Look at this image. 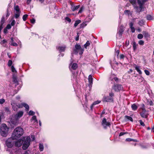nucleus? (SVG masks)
I'll return each instance as SVG.
<instances>
[{
    "label": "nucleus",
    "mask_w": 154,
    "mask_h": 154,
    "mask_svg": "<svg viewBox=\"0 0 154 154\" xmlns=\"http://www.w3.org/2000/svg\"><path fill=\"white\" fill-rule=\"evenodd\" d=\"M147 0H130V3L133 5L137 12H139L142 11L143 5Z\"/></svg>",
    "instance_id": "obj_1"
},
{
    "label": "nucleus",
    "mask_w": 154,
    "mask_h": 154,
    "mask_svg": "<svg viewBox=\"0 0 154 154\" xmlns=\"http://www.w3.org/2000/svg\"><path fill=\"white\" fill-rule=\"evenodd\" d=\"M9 128L6 124H2L0 126V133L2 136L3 137H6L8 134Z\"/></svg>",
    "instance_id": "obj_2"
},
{
    "label": "nucleus",
    "mask_w": 154,
    "mask_h": 154,
    "mask_svg": "<svg viewBox=\"0 0 154 154\" xmlns=\"http://www.w3.org/2000/svg\"><path fill=\"white\" fill-rule=\"evenodd\" d=\"M23 140L22 148L23 150L27 149L30 145L31 138L29 136L23 137H22Z\"/></svg>",
    "instance_id": "obj_3"
},
{
    "label": "nucleus",
    "mask_w": 154,
    "mask_h": 154,
    "mask_svg": "<svg viewBox=\"0 0 154 154\" xmlns=\"http://www.w3.org/2000/svg\"><path fill=\"white\" fill-rule=\"evenodd\" d=\"M23 130L20 127H17L14 131L13 135L17 137H19L23 135Z\"/></svg>",
    "instance_id": "obj_4"
},
{
    "label": "nucleus",
    "mask_w": 154,
    "mask_h": 154,
    "mask_svg": "<svg viewBox=\"0 0 154 154\" xmlns=\"http://www.w3.org/2000/svg\"><path fill=\"white\" fill-rule=\"evenodd\" d=\"M83 51L84 49L81 48L80 45L76 44L75 45L73 53L76 54L79 53V54L81 55L83 53Z\"/></svg>",
    "instance_id": "obj_5"
},
{
    "label": "nucleus",
    "mask_w": 154,
    "mask_h": 154,
    "mask_svg": "<svg viewBox=\"0 0 154 154\" xmlns=\"http://www.w3.org/2000/svg\"><path fill=\"white\" fill-rule=\"evenodd\" d=\"M5 144L8 147L7 149V151H9L8 148H12L14 145V142L11 138H9L5 142Z\"/></svg>",
    "instance_id": "obj_6"
},
{
    "label": "nucleus",
    "mask_w": 154,
    "mask_h": 154,
    "mask_svg": "<svg viewBox=\"0 0 154 154\" xmlns=\"http://www.w3.org/2000/svg\"><path fill=\"white\" fill-rule=\"evenodd\" d=\"M23 112L22 111H20L17 113L15 115V118L16 119V121H11L12 123L14 125L17 123V121L20 119L23 115Z\"/></svg>",
    "instance_id": "obj_7"
},
{
    "label": "nucleus",
    "mask_w": 154,
    "mask_h": 154,
    "mask_svg": "<svg viewBox=\"0 0 154 154\" xmlns=\"http://www.w3.org/2000/svg\"><path fill=\"white\" fill-rule=\"evenodd\" d=\"M114 94L111 92L109 93V96L108 97L104 96L103 97V101L106 102H112L113 101V97Z\"/></svg>",
    "instance_id": "obj_8"
},
{
    "label": "nucleus",
    "mask_w": 154,
    "mask_h": 154,
    "mask_svg": "<svg viewBox=\"0 0 154 154\" xmlns=\"http://www.w3.org/2000/svg\"><path fill=\"white\" fill-rule=\"evenodd\" d=\"M141 106V109L142 110V112L140 113V115L142 117L146 118L147 117V115L146 113V111L145 108V105L143 104H142Z\"/></svg>",
    "instance_id": "obj_9"
},
{
    "label": "nucleus",
    "mask_w": 154,
    "mask_h": 154,
    "mask_svg": "<svg viewBox=\"0 0 154 154\" xmlns=\"http://www.w3.org/2000/svg\"><path fill=\"white\" fill-rule=\"evenodd\" d=\"M11 104L12 106V109L14 111H17L19 108H20L18 105H20V104H17L14 100H12L11 103Z\"/></svg>",
    "instance_id": "obj_10"
},
{
    "label": "nucleus",
    "mask_w": 154,
    "mask_h": 154,
    "mask_svg": "<svg viewBox=\"0 0 154 154\" xmlns=\"http://www.w3.org/2000/svg\"><path fill=\"white\" fill-rule=\"evenodd\" d=\"M112 89L116 92H119L122 89L123 87L121 85L116 84L112 87Z\"/></svg>",
    "instance_id": "obj_11"
},
{
    "label": "nucleus",
    "mask_w": 154,
    "mask_h": 154,
    "mask_svg": "<svg viewBox=\"0 0 154 154\" xmlns=\"http://www.w3.org/2000/svg\"><path fill=\"white\" fill-rule=\"evenodd\" d=\"M23 140H22V137L20 139L14 142L15 146L17 147H20L23 145Z\"/></svg>",
    "instance_id": "obj_12"
},
{
    "label": "nucleus",
    "mask_w": 154,
    "mask_h": 154,
    "mask_svg": "<svg viewBox=\"0 0 154 154\" xmlns=\"http://www.w3.org/2000/svg\"><path fill=\"white\" fill-rule=\"evenodd\" d=\"M102 125L104 128H106L107 126H110V124L109 122L106 121L105 118H104L102 121Z\"/></svg>",
    "instance_id": "obj_13"
},
{
    "label": "nucleus",
    "mask_w": 154,
    "mask_h": 154,
    "mask_svg": "<svg viewBox=\"0 0 154 154\" xmlns=\"http://www.w3.org/2000/svg\"><path fill=\"white\" fill-rule=\"evenodd\" d=\"M66 47L65 46H59L57 47L58 51L60 52H64L65 50Z\"/></svg>",
    "instance_id": "obj_14"
},
{
    "label": "nucleus",
    "mask_w": 154,
    "mask_h": 154,
    "mask_svg": "<svg viewBox=\"0 0 154 154\" xmlns=\"http://www.w3.org/2000/svg\"><path fill=\"white\" fill-rule=\"evenodd\" d=\"M19 108H22L23 106L24 107L27 111H28L29 109V105L25 103H22L20 105H18Z\"/></svg>",
    "instance_id": "obj_15"
},
{
    "label": "nucleus",
    "mask_w": 154,
    "mask_h": 154,
    "mask_svg": "<svg viewBox=\"0 0 154 154\" xmlns=\"http://www.w3.org/2000/svg\"><path fill=\"white\" fill-rule=\"evenodd\" d=\"M123 31L124 30L123 29L122 27H120L118 32L117 34V36L119 37V38L121 37Z\"/></svg>",
    "instance_id": "obj_16"
},
{
    "label": "nucleus",
    "mask_w": 154,
    "mask_h": 154,
    "mask_svg": "<svg viewBox=\"0 0 154 154\" xmlns=\"http://www.w3.org/2000/svg\"><path fill=\"white\" fill-rule=\"evenodd\" d=\"M9 44L13 46L17 47L18 46V45L17 43L14 42V40L13 37H11V41L9 43Z\"/></svg>",
    "instance_id": "obj_17"
},
{
    "label": "nucleus",
    "mask_w": 154,
    "mask_h": 154,
    "mask_svg": "<svg viewBox=\"0 0 154 154\" xmlns=\"http://www.w3.org/2000/svg\"><path fill=\"white\" fill-rule=\"evenodd\" d=\"M77 66V65L75 63H74L72 64V63H70L69 66L70 69H72L73 70L76 69Z\"/></svg>",
    "instance_id": "obj_18"
},
{
    "label": "nucleus",
    "mask_w": 154,
    "mask_h": 154,
    "mask_svg": "<svg viewBox=\"0 0 154 154\" xmlns=\"http://www.w3.org/2000/svg\"><path fill=\"white\" fill-rule=\"evenodd\" d=\"M0 44L3 46L6 47H7L8 46L7 45V41L5 39L2 40L0 42Z\"/></svg>",
    "instance_id": "obj_19"
},
{
    "label": "nucleus",
    "mask_w": 154,
    "mask_h": 154,
    "mask_svg": "<svg viewBox=\"0 0 154 154\" xmlns=\"http://www.w3.org/2000/svg\"><path fill=\"white\" fill-rule=\"evenodd\" d=\"M80 7L79 5H72L71 9L72 11H75L77 10Z\"/></svg>",
    "instance_id": "obj_20"
},
{
    "label": "nucleus",
    "mask_w": 154,
    "mask_h": 154,
    "mask_svg": "<svg viewBox=\"0 0 154 154\" xmlns=\"http://www.w3.org/2000/svg\"><path fill=\"white\" fill-rule=\"evenodd\" d=\"M131 30V32L133 33L135 31L134 27L133 26V24L132 22H131L129 24Z\"/></svg>",
    "instance_id": "obj_21"
},
{
    "label": "nucleus",
    "mask_w": 154,
    "mask_h": 154,
    "mask_svg": "<svg viewBox=\"0 0 154 154\" xmlns=\"http://www.w3.org/2000/svg\"><path fill=\"white\" fill-rule=\"evenodd\" d=\"M138 107V106L135 103H134L131 106L132 109L134 111L136 110L137 109Z\"/></svg>",
    "instance_id": "obj_22"
},
{
    "label": "nucleus",
    "mask_w": 154,
    "mask_h": 154,
    "mask_svg": "<svg viewBox=\"0 0 154 154\" xmlns=\"http://www.w3.org/2000/svg\"><path fill=\"white\" fill-rule=\"evenodd\" d=\"M31 121L32 122H33V123L36 122L38 123V120L36 119V117L35 116H33L32 117L31 119Z\"/></svg>",
    "instance_id": "obj_23"
},
{
    "label": "nucleus",
    "mask_w": 154,
    "mask_h": 154,
    "mask_svg": "<svg viewBox=\"0 0 154 154\" xmlns=\"http://www.w3.org/2000/svg\"><path fill=\"white\" fill-rule=\"evenodd\" d=\"M88 79L90 85H91L92 84L93 82V79L92 78V76L91 75H89Z\"/></svg>",
    "instance_id": "obj_24"
},
{
    "label": "nucleus",
    "mask_w": 154,
    "mask_h": 154,
    "mask_svg": "<svg viewBox=\"0 0 154 154\" xmlns=\"http://www.w3.org/2000/svg\"><path fill=\"white\" fill-rule=\"evenodd\" d=\"M110 79L111 80H113L114 79L115 81L117 82L118 80V79L117 78L114 77V75H111L110 77Z\"/></svg>",
    "instance_id": "obj_25"
},
{
    "label": "nucleus",
    "mask_w": 154,
    "mask_h": 154,
    "mask_svg": "<svg viewBox=\"0 0 154 154\" xmlns=\"http://www.w3.org/2000/svg\"><path fill=\"white\" fill-rule=\"evenodd\" d=\"M39 150L41 152L43 150L44 147L43 144L40 143L39 145Z\"/></svg>",
    "instance_id": "obj_26"
},
{
    "label": "nucleus",
    "mask_w": 154,
    "mask_h": 154,
    "mask_svg": "<svg viewBox=\"0 0 154 154\" xmlns=\"http://www.w3.org/2000/svg\"><path fill=\"white\" fill-rule=\"evenodd\" d=\"M145 22L143 20H141L138 22V24L140 26H142L145 24Z\"/></svg>",
    "instance_id": "obj_27"
},
{
    "label": "nucleus",
    "mask_w": 154,
    "mask_h": 154,
    "mask_svg": "<svg viewBox=\"0 0 154 154\" xmlns=\"http://www.w3.org/2000/svg\"><path fill=\"white\" fill-rule=\"evenodd\" d=\"M14 9L15 11H16L15 13H20V9L19 8V6L18 5H16L14 7Z\"/></svg>",
    "instance_id": "obj_28"
},
{
    "label": "nucleus",
    "mask_w": 154,
    "mask_h": 154,
    "mask_svg": "<svg viewBox=\"0 0 154 154\" xmlns=\"http://www.w3.org/2000/svg\"><path fill=\"white\" fill-rule=\"evenodd\" d=\"M124 13L125 15L128 16L129 15H131L132 14L131 12H130L129 10H125L124 11Z\"/></svg>",
    "instance_id": "obj_29"
},
{
    "label": "nucleus",
    "mask_w": 154,
    "mask_h": 154,
    "mask_svg": "<svg viewBox=\"0 0 154 154\" xmlns=\"http://www.w3.org/2000/svg\"><path fill=\"white\" fill-rule=\"evenodd\" d=\"M146 19L148 20H153V17L150 15H148L146 17Z\"/></svg>",
    "instance_id": "obj_30"
},
{
    "label": "nucleus",
    "mask_w": 154,
    "mask_h": 154,
    "mask_svg": "<svg viewBox=\"0 0 154 154\" xmlns=\"http://www.w3.org/2000/svg\"><path fill=\"white\" fill-rule=\"evenodd\" d=\"M135 69L139 74H142V72L140 70L139 67L138 66H136L135 67Z\"/></svg>",
    "instance_id": "obj_31"
},
{
    "label": "nucleus",
    "mask_w": 154,
    "mask_h": 154,
    "mask_svg": "<svg viewBox=\"0 0 154 154\" xmlns=\"http://www.w3.org/2000/svg\"><path fill=\"white\" fill-rule=\"evenodd\" d=\"M81 20H78L76 21H75V23L74 24V26L75 27H76L79 23H81Z\"/></svg>",
    "instance_id": "obj_32"
},
{
    "label": "nucleus",
    "mask_w": 154,
    "mask_h": 154,
    "mask_svg": "<svg viewBox=\"0 0 154 154\" xmlns=\"http://www.w3.org/2000/svg\"><path fill=\"white\" fill-rule=\"evenodd\" d=\"M143 34L144 35V36L145 37L147 38V37H149V36H150L149 33L148 32H147L145 31H143Z\"/></svg>",
    "instance_id": "obj_33"
},
{
    "label": "nucleus",
    "mask_w": 154,
    "mask_h": 154,
    "mask_svg": "<svg viewBox=\"0 0 154 154\" xmlns=\"http://www.w3.org/2000/svg\"><path fill=\"white\" fill-rule=\"evenodd\" d=\"M90 45V42L88 41L84 45V47L85 48H87V47L89 46Z\"/></svg>",
    "instance_id": "obj_34"
},
{
    "label": "nucleus",
    "mask_w": 154,
    "mask_h": 154,
    "mask_svg": "<svg viewBox=\"0 0 154 154\" xmlns=\"http://www.w3.org/2000/svg\"><path fill=\"white\" fill-rule=\"evenodd\" d=\"M126 141H134V142L137 141V140H136L130 138H126L125 140Z\"/></svg>",
    "instance_id": "obj_35"
},
{
    "label": "nucleus",
    "mask_w": 154,
    "mask_h": 154,
    "mask_svg": "<svg viewBox=\"0 0 154 154\" xmlns=\"http://www.w3.org/2000/svg\"><path fill=\"white\" fill-rule=\"evenodd\" d=\"M20 13H15V17L16 19L18 18L20 15Z\"/></svg>",
    "instance_id": "obj_36"
},
{
    "label": "nucleus",
    "mask_w": 154,
    "mask_h": 154,
    "mask_svg": "<svg viewBox=\"0 0 154 154\" xmlns=\"http://www.w3.org/2000/svg\"><path fill=\"white\" fill-rule=\"evenodd\" d=\"M125 118H126V119H127V120H130L131 122L133 121L132 118L130 116H125Z\"/></svg>",
    "instance_id": "obj_37"
},
{
    "label": "nucleus",
    "mask_w": 154,
    "mask_h": 154,
    "mask_svg": "<svg viewBox=\"0 0 154 154\" xmlns=\"http://www.w3.org/2000/svg\"><path fill=\"white\" fill-rule=\"evenodd\" d=\"M133 48L134 51H135L137 48V44L135 42H133Z\"/></svg>",
    "instance_id": "obj_38"
},
{
    "label": "nucleus",
    "mask_w": 154,
    "mask_h": 154,
    "mask_svg": "<svg viewBox=\"0 0 154 154\" xmlns=\"http://www.w3.org/2000/svg\"><path fill=\"white\" fill-rule=\"evenodd\" d=\"M28 16L27 14L24 15L23 17V21H25L26 19V18Z\"/></svg>",
    "instance_id": "obj_39"
},
{
    "label": "nucleus",
    "mask_w": 154,
    "mask_h": 154,
    "mask_svg": "<svg viewBox=\"0 0 154 154\" xmlns=\"http://www.w3.org/2000/svg\"><path fill=\"white\" fill-rule=\"evenodd\" d=\"M11 69L12 71L14 73H16L17 71L13 66H12L11 67Z\"/></svg>",
    "instance_id": "obj_40"
},
{
    "label": "nucleus",
    "mask_w": 154,
    "mask_h": 154,
    "mask_svg": "<svg viewBox=\"0 0 154 154\" xmlns=\"http://www.w3.org/2000/svg\"><path fill=\"white\" fill-rule=\"evenodd\" d=\"M143 37V36L142 34H139L137 36V38L139 39H141Z\"/></svg>",
    "instance_id": "obj_41"
},
{
    "label": "nucleus",
    "mask_w": 154,
    "mask_h": 154,
    "mask_svg": "<svg viewBox=\"0 0 154 154\" xmlns=\"http://www.w3.org/2000/svg\"><path fill=\"white\" fill-rule=\"evenodd\" d=\"M4 110L7 112L10 113V111L9 108L8 107H5L4 108Z\"/></svg>",
    "instance_id": "obj_42"
},
{
    "label": "nucleus",
    "mask_w": 154,
    "mask_h": 154,
    "mask_svg": "<svg viewBox=\"0 0 154 154\" xmlns=\"http://www.w3.org/2000/svg\"><path fill=\"white\" fill-rule=\"evenodd\" d=\"M35 112L32 110H30L29 112V115L30 116L33 115L35 114Z\"/></svg>",
    "instance_id": "obj_43"
},
{
    "label": "nucleus",
    "mask_w": 154,
    "mask_h": 154,
    "mask_svg": "<svg viewBox=\"0 0 154 154\" xmlns=\"http://www.w3.org/2000/svg\"><path fill=\"white\" fill-rule=\"evenodd\" d=\"M5 102V100L4 99H0V104H3Z\"/></svg>",
    "instance_id": "obj_44"
},
{
    "label": "nucleus",
    "mask_w": 154,
    "mask_h": 154,
    "mask_svg": "<svg viewBox=\"0 0 154 154\" xmlns=\"http://www.w3.org/2000/svg\"><path fill=\"white\" fill-rule=\"evenodd\" d=\"M12 64V62L11 60H9L8 62V65L9 66H11Z\"/></svg>",
    "instance_id": "obj_45"
},
{
    "label": "nucleus",
    "mask_w": 154,
    "mask_h": 154,
    "mask_svg": "<svg viewBox=\"0 0 154 154\" xmlns=\"http://www.w3.org/2000/svg\"><path fill=\"white\" fill-rule=\"evenodd\" d=\"M139 122L140 124V125L143 126H145V124L144 123V122L141 120H140Z\"/></svg>",
    "instance_id": "obj_46"
},
{
    "label": "nucleus",
    "mask_w": 154,
    "mask_h": 154,
    "mask_svg": "<svg viewBox=\"0 0 154 154\" xmlns=\"http://www.w3.org/2000/svg\"><path fill=\"white\" fill-rule=\"evenodd\" d=\"M15 23V20H13L11 25V26H14V25Z\"/></svg>",
    "instance_id": "obj_47"
},
{
    "label": "nucleus",
    "mask_w": 154,
    "mask_h": 154,
    "mask_svg": "<svg viewBox=\"0 0 154 154\" xmlns=\"http://www.w3.org/2000/svg\"><path fill=\"white\" fill-rule=\"evenodd\" d=\"M13 79L14 80V82L15 83H17L18 82L17 81V79L16 77H14V76H13Z\"/></svg>",
    "instance_id": "obj_48"
},
{
    "label": "nucleus",
    "mask_w": 154,
    "mask_h": 154,
    "mask_svg": "<svg viewBox=\"0 0 154 154\" xmlns=\"http://www.w3.org/2000/svg\"><path fill=\"white\" fill-rule=\"evenodd\" d=\"M144 72L147 75H149V72L147 70H144Z\"/></svg>",
    "instance_id": "obj_49"
},
{
    "label": "nucleus",
    "mask_w": 154,
    "mask_h": 154,
    "mask_svg": "<svg viewBox=\"0 0 154 154\" xmlns=\"http://www.w3.org/2000/svg\"><path fill=\"white\" fill-rule=\"evenodd\" d=\"M11 25L10 24H8L6 26V28L8 29H9L11 28Z\"/></svg>",
    "instance_id": "obj_50"
},
{
    "label": "nucleus",
    "mask_w": 154,
    "mask_h": 154,
    "mask_svg": "<svg viewBox=\"0 0 154 154\" xmlns=\"http://www.w3.org/2000/svg\"><path fill=\"white\" fill-rule=\"evenodd\" d=\"M144 43V42L142 40H140L139 42V44L141 45H143Z\"/></svg>",
    "instance_id": "obj_51"
},
{
    "label": "nucleus",
    "mask_w": 154,
    "mask_h": 154,
    "mask_svg": "<svg viewBox=\"0 0 154 154\" xmlns=\"http://www.w3.org/2000/svg\"><path fill=\"white\" fill-rule=\"evenodd\" d=\"M127 133H128L127 132H121L120 133L119 136H122L125 134H127Z\"/></svg>",
    "instance_id": "obj_52"
},
{
    "label": "nucleus",
    "mask_w": 154,
    "mask_h": 154,
    "mask_svg": "<svg viewBox=\"0 0 154 154\" xmlns=\"http://www.w3.org/2000/svg\"><path fill=\"white\" fill-rule=\"evenodd\" d=\"M120 59H123L125 57V56L123 54H121L120 55Z\"/></svg>",
    "instance_id": "obj_53"
},
{
    "label": "nucleus",
    "mask_w": 154,
    "mask_h": 154,
    "mask_svg": "<svg viewBox=\"0 0 154 154\" xmlns=\"http://www.w3.org/2000/svg\"><path fill=\"white\" fill-rule=\"evenodd\" d=\"M100 101H96L94 102L93 103V105H96V104H98L100 103Z\"/></svg>",
    "instance_id": "obj_54"
},
{
    "label": "nucleus",
    "mask_w": 154,
    "mask_h": 154,
    "mask_svg": "<svg viewBox=\"0 0 154 154\" xmlns=\"http://www.w3.org/2000/svg\"><path fill=\"white\" fill-rule=\"evenodd\" d=\"M65 20L67 21L70 22L71 21V20L68 17H66L65 18Z\"/></svg>",
    "instance_id": "obj_55"
},
{
    "label": "nucleus",
    "mask_w": 154,
    "mask_h": 154,
    "mask_svg": "<svg viewBox=\"0 0 154 154\" xmlns=\"http://www.w3.org/2000/svg\"><path fill=\"white\" fill-rule=\"evenodd\" d=\"M148 104L150 105H153L152 102L151 100H150L148 101Z\"/></svg>",
    "instance_id": "obj_56"
},
{
    "label": "nucleus",
    "mask_w": 154,
    "mask_h": 154,
    "mask_svg": "<svg viewBox=\"0 0 154 154\" xmlns=\"http://www.w3.org/2000/svg\"><path fill=\"white\" fill-rule=\"evenodd\" d=\"M31 22L32 23H34L35 22V20L34 19H32L30 20Z\"/></svg>",
    "instance_id": "obj_57"
},
{
    "label": "nucleus",
    "mask_w": 154,
    "mask_h": 154,
    "mask_svg": "<svg viewBox=\"0 0 154 154\" xmlns=\"http://www.w3.org/2000/svg\"><path fill=\"white\" fill-rule=\"evenodd\" d=\"M119 53V50H117L115 53V54H116L117 55V56H118Z\"/></svg>",
    "instance_id": "obj_58"
},
{
    "label": "nucleus",
    "mask_w": 154,
    "mask_h": 154,
    "mask_svg": "<svg viewBox=\"0 0 154 154\" xmlns=\"http://www.w3.org/2000/svg\"><path fill=\"white\" fill-rule=\"evenodd\" d=\"M82 10H83L82 8H81L78 12V13L79 14V13H81L82 12Z\"/></svg>",
    "instance_id": "obj_59"
},
{
    "label": "nucleus",
    "mask_w": 154,
    "mask_h": 154,
    "mask_svg": "<svg viewBox=\"0 0 154 154\" xmlns=\"http://www.w3.org/2000/svg\"><path fill=\"white\" fill-rule=\"evenodd\" d=\"M32 0H27L26 3L27 4H29Z\"/></svg>",
    "instance_id": "obj_60"
},
{
    "label": "nucleus",
    "mask_w": 154,
    "mask_h": 154,
    "mask_svg": "<svg viewBox=\"0 0 154 154\" xmlns=\"http://www.w3.org/2000/svg\"><path fill=\"white\" fill-rule=\"evenodd\" d=\"M10 13H8V12H7V14L6 15V17H9L10 15Z\"/></svg>",
    "instance_id": "obj_61"
},
{
    "label": "nucleus",
    "mask_w": 154,
    "mask_h": 154,
    "mask_svg": "<svg viewBox=\"0 0 154 154\" xmlns=\"http://www.w3.org/2000/svg\"><path fill=\"white\" fill-rule=\"evenodd\" d=\"M7 29H6V28L4 29V32L5 33H6L7 32Z\"/></svg>",
    "instance_id": "obj_62"
},
{
    "label": "nucleus",
    "mask_w": 154,
    "mask_h": 154,
    "mask_svg": "<svg viewBox=\"0 0 154 154\" xmlns=\"http://www.w3.org/2000/svg\"><path fill=\"white\" fill-rule=\"evenodd\" d=\"M137 30L139 32H140L141 31V29L140 28H138L137 29Z\"/></svg>",
    "instance_id": "obj_63"
},
{
    "label": "nucleus",
    "mask_w": 154,
    "mask_h": 154,
    "mask_svg": "<svg viewBox=\"0 0 154 154\" xmlns=\"http://www.w3.org/2000/svg\"><path fill=\"white\" fill-rule=\"evenodd\" d=\"M79 39V35H78L75 38V40L76 41H78V40Z\"/></svg>",
    "instance_id": "obj_64"
}]
</instances>
